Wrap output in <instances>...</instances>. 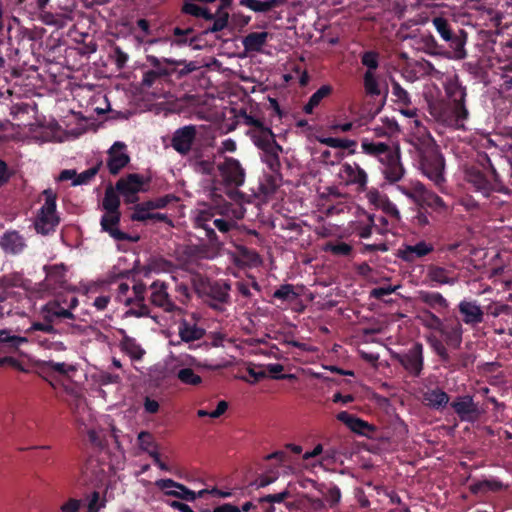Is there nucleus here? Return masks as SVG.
I'll list each match as a JSON object with an SVG mask.
<instances>
[{"mask_svg":"<svg viewBox=\"0 0 512 512\" xmlns=\"http://www.w3.org/2000/svg\"><path fill=\"white\" fill-rule=\"evenodd\" d=\"M424 401L429 406L440 408L448 403L449 397L444 391L440 389H432L424 394Z\"/></svg>","mask_w":512,"mask_h":512,"instance_id":"473e14b6","label":"nucleus"},{"mask_svg":"<svg viewBox=\"0 0 512 512\" xmlns=\"http://www.w3.org/2000/svg\"><path fill=\"white\" fill-rule=\"evenodd\" d=\"M105 288H106V283L104 282H100V283H92L90 284L89 286H87L85 292L87 294H96L98 292H100L101 294L96 296L93 300V305L98 309V310H103L107 307L109 301H110V296L107 295V294H104L105 292Z\"/></svg>","mask_w":512,"mask_h":512,"instance_id":"bb28decb","label":"nucleus"},{"mask_svg":"<svg viewBox=\"0 0 512 512\" xmlns=\"http://www.w3.org/2000/svg\"><path fill=\"white\" fill-rule=\"evenodd\" d=\"M120 220V213L119 212H106L101 219V227L104 231L109 233L111 237H113L116 240H126L130 239V237L121 232L118 229V223Z\"/></svg>","mask_w":512,"mask_h":512,"instance_id":"aec40b11","label":"nucleus"},{"mask_svg":"<svg viewBox=\"0 0 512 512\" xmlns=\"http://www.w3.org/2000/svg\"><path fill=\"white\" fill-rule=\"evenodd\" d=\"M399 286H386V287H379V288H375L371 291V295L375 298H382L386 295H390L392 293H394L397 289H398Z\"/></svg>","mask_w":512,"mask_h":512,"instance_id":"69168bd1","label":"nucleus"},{"mask_svg":"<svg viewBox=\"0 0 512 512\" xmlns=\"http://www.w3.org/2000/svg\"><path fill=\"white\" fill-rule=\"evenodd\" d=\"M155 485L167 496H173L185 501H192L194 497L192 490L172 479L156 480Z\"/></svg>","mask_w":512,"mask_h":512,"instance_id":"4468645a","label":"nucleus"},{"mask_svg":"<svg viewBox=\"0 0 512 512\" xmlns=\"http://www.w3.org/2000/svg\"><path fill=\"white\" fill-rule=\"evenodd\" d=\"M409 130L407 142L415 147L418 152H425L426 149H431L435 146L433 138L419 119L410 121Z\"/></svg>","mask_w":512,"mask_h":512,"instance_id":"6e6552de","label":"nucleus"},{"mask_svg":"<svg viewBox=\"0 0 512 512\" xmlns=\"http://www.w3.org/2000/svg\"><path fill=\"white\" fill-rule=\"evenodd\" d=\"M423 347L421 344H414L400 361L404 368L413 375H419L423 367Z\"/></svg>","mask_w":512,"mask_h":512,"instance_id":"dca6fc26","label":"nucleus"},{"mask_svg":"<svg viewBox=\"0 0 512 512\" xmlns=\"http://www.w3.org/2000/svg\"><path fill=\"white\" fill-rule=\"evenodd\" d=\"M81 500L71 498L60 507L61 512H78L81 507Z\"/></svg>","mask_w":512,"mask_h":512,"instance_id":"e2e57ef3","label":"nucleus"},{"mask_svg":"<svg viewBox=\"0 0 512 512\" xmlns=\"http://www.w3.org/2000/svg\"><path fill=\"white\" fill-rule=\"evenodd\" d=\"M0 246L4 251L15 254L23 250L25 243L17 232H7L2 236Z\"/></svg>","mask_w":512,"mask_h":512,"instance_id":"a878e982","label":"nucleus"},{"mask_svg":"<svg viewBox=\"0 0 512 512\" xmlns=\"http://www.w3.org/2000/svg\"><path fill=\"white\" fill-rule=\"evenodd\" d=\"M419 320L429 329L440 331L443 327L442 321L436 315L424 311L421 315L418 316Z\"/></svg>","mask_w":512,"mask_h":512,"instance_id":"a18cd8bd","label":"nucleus"},{"mask_svg":"<svg viewBox=\"0 0 512 512\" xmlns=\"http://www.w3.org/2000/svg\"><path fill=\"white\" fill-rule=\"evenodd\" d=\"M105 507V500L100 498L98 492H93L87 505V512H99Z\"/></svg>","mask_w":512,"mask_h":512,"instance_id":"6e6d98bb","label":"nucleus"},{"mask_svg":"<svg viewBox=\"0 0 512 512\" xmlns=\"http://www.w3.org/2000/svg\"><path fill=\"white\" fill-rule=\"evenodd\" d=\"M282 150H274L264 152V161L272 170H276L280 166L279 153Z\"/></svg>","mask_w":512,"mask_h":512,"instance_id":"13d9d810","label":"nucleus"},{"mask_svg":"<svg viewBox=\"0 0 512 512\" xmlns=\"http://www.w3.org/2000/svg\"><path fill=\"white\" fill-rule=\"evenodd\" d=\"M397 189L420 206H428L437 211L446 209L443 200L438 195L427 191L420 182H411L409 185H399Z\"/></svg>","mask_w":512,"mask_h":512,"instance_id":"20e7f679","label":"nucleus"},{"mask_svg":"<svg viewBox=\"0 0 512 512\" xmlns=\"http://www.w3.org/2000/svg\"><path fill=\"white\" fill-rule=\"evenodd\" d=\"M325 251H330L335 255L338 256H347L350 254L352 248L349 244L344 242H338V243H329L326 244L324 247Z\"/></svg>","mask_w":512,"mask_h":512,"instance_id":"603ef678","label":"nucleus"},{"mask_svg":"<svg viewBox=\"0 0 512 512\" xmlns=\"http://www.w3.org/2000/svg\"><path fill=\"white\" fill-rule=\"evenodd\" d=\"M119 205H120V201H119L117 194L111 189L107 190L105 193L104 200H103V208L105 209V211L106 212H119L118 211Z\"/></svg>","mask_w":512,"mask_h":512,"instance_id":"49530a36","label":"nucleus"},{"mask_svg":"<svg viewBox=\"0 0 512 512\" xmlns=\"http://www.w3.org/2000/svg\"><path fill=\"white\" fill-rule=\"evenodd\" d=\"M429 342L431 343V346L433 347L434 351L443 359H448V353L444 345L435 338H429Z\"/></svg>","mask_w":512,"mask_h":512,"instance_id":"338daca9","label":"nucleus"},{"mask_svg":"<svg viewBox=\"0 0 512 512\" xmlns=\"http://www.w3.org/2000/svg\"><path fill=\"white\" fill-rule=\"evenodd\" d=\"M419 299L434 309H445L448 307L447 300L437 292H420Z\"/></svg>","mask_w":512,"mask_h":512,"instance_id":"7c9ffc66","label":"nucleus"},{"mask_svg":"<svg viewBox=\"0 0 512 512\" xmlns=\"http://www.w3.org/2000/svg\"><path fill=\"white\" fill-rule=\"evenodd\" d=\"M153 209L150 207V203H144L136 205L133 209L131 219L134 221H146L152 218Z\"/></svg>","mask_w":512,"mask_h":512,"instance_id":"ea45409f","label":"nucleus"},{"mask_svg":"<svg viewBox=\"0 0 512 512\" xmlns=\"http://www.w3.org/2000/svg\"><path fill=\"white\" fill-rule=\"evenodd\" d=\"M30 130L32 138L41 143L62 142L68 138V133L53 121L45 125H33Z\"/></svg>","mask_w":512,"mask_h":512,"instance_id":"1a4fd4ad","label":"nucleus"},{"mask_svg":"<svg viewBox=\"0 0 512 512\" xmlns=\"http://www.w3.org/2000/svg\"><path fill=\"white\" fill-rule=\"evenodd\" d=\"M332 91L331 86L323 85L321 86L315 93L311 95L307 104L304 106L303 110L306 114H312L314 109L318 107L321 101L330 95Z\"/></svg>","mask_w":512,"mask_h":512,"instance_id":"c756f323","label":"nucleus"},{"mask_svg":"<svg viewBox=\"0 0 512 512\" xmlns=\"http://www.w3.org/2000/svg\"><path fill=\"white\" fill-rule=\"evenodd\" d=\"M362 64L367 68L366 72H376L378 63V54L373 51L365 52L361 58Z\"/></svg>","mask_w":512,"mask_h":512,"instance_id":"3c124183","label":"nucleus"},{"mask_svg":"<svg viewBox=\"0 0 512 512\" xmlns=\"http://www.w3.org/2000/svg\"><path fill=\"white\" fill-rule=\"evenodd\" d=\"M151 302L163 308L165 311H172L174 304L171 302L167 293V286L164 282L155 281L151 285Z\"/></svg>","mask_w":512,"mask_h":512,"instance_id":"6ab92c4d","label":"nucleus"},{"mask_svg":"<svg viewBox=\"0 0 512 512\" xmlns=\"http://www.w3.org/2000/svg\"><path fill=\"white\" fill-rule=\"evenodd\" d=\"M130 161L127 153V146L125 143L117 141L108 151L107 166L112 174H117L123 169Z\"/></svg>","mask_w":512,"mask_h":512,"instance_id":"f8f14e48","label":"nucleus"},{"mask_svg":"<svg viewBox=\"0 0 512 512\" xmlns=\"http://www.w3.org/2000/svg\"><path fill=\"white\" fill-rule=\"evenodd\" d=\"M323 452V446L321 444H317L314 449L310 452H306L303 455V467L309 471L315 472L318 468L322 467V462L316 460L318 456H320Z\"/></svg>","mask_w":512,"mask_h":512,"instance_id":"2f4dec72","label":"nucleus"},{"mask_svg":"<svg viewBox=\"0 0 512 512\" xmlns=\"http://www.w3.org/2000/svg\"><path fill=\"white\" fill-rule=\"evenodd\" d=\"M320 492H321V494H323L326 501L329 503V505L331 507H333L337 503H339V501L341 499V493L337 487H331L325 493L321 490H320Z\"/></svg>","mask_w":512,"mask_h":512,"instance_id":"bf43d9fd","label":"nucleus"},{"mask_svg":"<svg viewBox=\"0 0 512 512\" xmlns=\"http://www.w3.org/2000/svg\"><path fill=\"white\" fill-rule=\"evenodd\" d=\"M44 202L39 208L34 226L38 233L46 235L54 231L59 223V216L56 212V194L47 189L43 191Z\"/></svg>","mask_w":512,"mask_h":512,"instance_id":"7ed1b4c3","label":"nucleus"},{"mask_svg":"<svg viewBox=\"0 0 512 512\" xmlns=\"http://www.w3.org/2000/svg\"><path fill=\"white\" fill-rule=\"evenodd\" d=\"M274 297L284 300V301H290L295 299L296 293L293 290V287L291 285H283L279 289H277L274 292Z\"/></svg>","mask_w":512,"mask_h":512,"instance_id":"4d7b16f0","label":"nucleus"},{"mask_svg":"<svg viewBox=\"0 0 512 512\" xmlns=\"http://www.w3.org/2000/svg\"><path fill=\"white\" fill-rule=\"evenodd\" d=\"M178 379L187 385H199L202 379L190 368H182L177 372Z\"/></svg>","mask_w":512,"mask_h":512,"instance_id":"37998d69","label":"nucleus"},{"mask_svg":"<svg viewBox=\"0 0 512 512\" xmlns=\"http://www.w3.org/2000/svg\"><path fill=\"white\" fill-rule=\"evenodd\" d=\"M272 35L266 31L251 32L242 39V45L246 53H262Z\"/></svg>","mask_w":512,"mask_h":512,"instance_id":"a211bd4d","label":"nucleus"},{"mask_svg":"<svg viewBox=\"0 0 512 512\" xmlns=\"http://www.w3.org/2000/svg\"><path fill=\"white\" fill-rule=\"evenodd\" d=\"M47 366L50 370L58 372L59 374L67 375V376L77 371L76 365L68 364V363H64V362L49 361L47 363Z\"/></svg>","mask_w":512,"mask_h":512,"instance_id":"09e8293b","label":"nucleus"},{"mask_svg":"<svg viewBox=\"0 0 512 512\" xmlns=\"http://www.w3.org/2000/svg\"><path fill=\"white\" fill-rule=\"evenodd\" d=\"M212 218L213 214L208 210H200L195 217L196 225L203 228L206 231L208 237L214 235V229L210 225V222H213L214 220Z\"/></svg>","mask_w":512,"mask_h":512,"instance_id":"4c0bfd02","label":"nucleus"},{"mask_svg":"<svg viewBox=\"0 0 512 512\" xmlns=\"http://www.w3.org/2000/svg\"><path fill=\"white\" fill-rule=\"evenodd\" d=\"M230 286L225 282H217L211 287L213 297L219 302H226Z\"/></svg>","mask_w":512,"mask_h":512,"instance_id":"de8ad7c7","label":"nucleus"},{"mask_svg":"<svg viewBox=\"0 0 512 512\" xmlns=\"http://www.w3.org/2000/svg\"><path fill=\"white\" fill-rule=\"evenodd\" d=\"M452 407L462 420L471 421L476 417L477 407L470 396L457 398Z\"/></svg>","mask_w":512,"mask_h":512,"instance_id":"4be33fe9","label":"nucleus"},{"mask_svg":"<svg viewBox=\"0 0 512 512\" xmlns=\"http://www.w3.org/2000/svg\"><path fill=\"white\" fill-rule=\"evenodd\" d=\"M458 307L466 324L474 325L482 322L483 311L476 302L464 300L459 303Z\"/></svg>","mask_w":512,"mask_h":512,"instance_id":"412c9836","label":"nucleus"},{"mask_svg":"<svg viewBox=\"0 0 512 512\" xmlns=\"http://www.w3.org/2000/svg\"><path fill=\"white\" fill-rule=\"evenodd\" d=\"M428 276L431 281L438 284H454L456 279L449 275L448 271L441 267H432L429 269Z\"/></svg>","mask_w":512,"mask_h":512,"instance_id":"f704fd0d","label":"nucleus"},{"mask_svg":"<svg viewBox=\"0 0 512 512\" xmlns=\"http://www.w3.org/2000/svg\"><path fill=\"white\" fill-rule=\"evenodd\" d=\"M196 128L189 125L175 131L172 138V147L181 154H187L195 140Z\"/></svg>","mask_w":512,"mask_h":512,"instance_id":"2eb2a0df","label":"nucleus"},{"mask_svg":"<svg viewBox=\"0 0 512 512\" xmlns=\"http://www.w3.org/2000/svg\"><path fill=\"white\" fill-rule=\"evenodd\" d=\"M430 113L436 120L457 127L462 126V122L468 115V111L460 101L454 102L452 106L444 103L430 104Z\"/></svg>","mask_w":512,"mask_h":512,"instance_id":"39448f33","label":"nucleus"},{"mask_svg":"<svg viewBox=\"0 0 512 512\" xmlns=\"http://www.w3.org/2000/svg\"><path fill=\"white\" fill-rule=\"evenodd\" d=\"M421 156V169L423 173L436 185L444 182V159L438 152L436 146L426 149L425 152H418Z\"/></svg>","mask_w":512,"mask_h":512,"instance_id":"423d86ee","label":"nucleus"},{"mask_svg":"<svg viewBox=\"0 0 512 512\" xmlns=\"http://www.w3.org/2000/svg\"><path fill=\"white\" fill-rule=\"evenodd\" d=\"M78 305L77 297L69 293L61 300H55L47 303L41 310L44 322H34L26 333H32L36 331L43 332L45 334H54L55 329L53 323L61 319H70L73 317L71 310Z\"/></svg>","mask_w":512,"mask_h":512,"instance_id":"f03ea898","label":"nucleus"},{"mask_svg":"<svg viewBox=\"0 0 512 512\" xmlns=\"http://www.w3.org/2000/svg\"><path fill=\"white\" fill-rule=\"evenodd\" d=\"M137 441L139 448L142 451L148 453L149 456H151L152 452H158L157 444L155 443L153 436L149 432H140L137 436Z\"/></svg>","mask_w":512,"mask_h":512,"instance_id":"e433bc0d","label":"nucleus"},{"mask_svg":"<svg viewBox=\"0 0 512 512\" xmlns=\"http://www.w3.org/2000/svg\"><path fill=\"white\" fill-rule=\"evenodd\" d=\"M319 141L322 144H325V145H327L329 147H333V148L346 149V148H349V147L355 145V141H353V140L334 138V137L321 138V139H319Z\"/></svg>","mask_w":512,"mask_h":512,"instance_id":"8fccbe9b","label":"nucleus"},{"mask_svg":"<svg viewBox=\"0 0 512 512\" xmlns=\"http://www.w3.org/2000/svg\"><path fill=\"white\" fill-rule=\"evenodd\" d=\"M129 285L126 283H120L118 286V295L117 299L120 302L125 303L126 305H129L132 302V298L130 296H127L129 292Z\"/></svg>","mask_w":512,"mask_h":512,"instance_id":"0e129e2a","label":"nucleus"},{"mask_svg":"<svg viewBox=\"0 0 512 512\" xmlns=\"http://www.w3.org/2000/svg\"><path fill=\"white\" fill-rule=\"evenodd\" d=\"M337 419L344 423L350 430L355 433L366 435L373 431V427L362 419L355 417L348 412L342 411L337 414Z\"/></svg>","mask_w":512,"mask_h":512,"instance_id":"5701e85b","label":"nucleus"},{"mask_svg":"<svg viewBox=\"0 0 512 512\" xmlns=\"http://www.w3.org/2000/svg\"><path fill=\"white\" fill-rule=\"evenodd\" d=\"M255 125V129L252 131L251 137L254 144L263 150V152L274 150H282L281 146L278 145L274 139V134L268 128L260 125L258 121L252 122Z\"/></svg>","mask_w":512,"mask_h":512,"instance_id":"ddd939ff","label":"nucleus"},{"mask_svg":"<svg viewBox=\"0 0 512 512\" xmlns=\"http://www.w3.org/2000/svg\"><path fill=\"white\" fill-rule=\"evenodd\" d=\"M95 174V169H89L80 174H77L76 179L74 180V185H81L87 183L91 178L95 176Z\"/></svg>","mask_w":512,"mask_h":512,"instance_id":"774afa93","label":"nucleus"},{"mask_svg":"<svg viewBox=\"0 0 512 512\" xmlns=\"http://www.w3.org/2000/svg\"><path fill=\"white\" fill-rule=\"evenodd\" d=\"M442 336L448 345L459 347L462 341V326L460 323H456L450 327H442L440 330Z\"/></svg>","mask_w":512,"mask_h":512,"instance_id":"cd10ccee","label":"nucleus"},{"mask_svg":"<svg viewBox=\"0 0 512 512\" xmlns=\"http://www.w3.org/2000/svg\"><path fill=\"white\" fill-rule=\"evenodd\" d=\"M204 332L201 328H198L196 325L188 324L187 322H182L179 326V335L182 340L189 342L193 340H198L203 336Z\"/></svg>","mask_w":512,"mask_h":512,"instance_id":"72a5a7b5","label":"nucleus"},{"mask_svg":"<svg viewBox=\"0 0 512 512\" xmlns=\"http://www.w3.org/2000/svg\"><path fill=\"white\" fill-rule=\"evenodd\" d=\"M144 178L138 174H130L121 178L116 185L117 190L124 197L126 202L137 201V193L143 190Z\"/></svg>","mask_w":512,"mask_h":512,"instance_id":"9b49d317","label":"nucleus"},{"mask_svg":"<svg viewBox=\"0 0 512 512\" xmlns=\"http://www.w3.org/2000/svg\"><path fill=\"white\" fill-rule=\"evenodd\" d=\"M338 177L343 183L358 185L361 189H364L368 182L367 173L355 162L341 164Z\"/></svg>","mask_w":512,"mask_h":512,"instance_id":"9d476101","label":"nucleus"},{"mask_svg":"<svg viewBox=\"0 0 512 512\" xmlns=\"http://www.w3.org/2000/svg\"><path fill=\"white\" fill-rule=\"evenodd\" d=\"M183 11L187 14L194 15V16H202L207 19H209L211 17L210 14L206 10L202 9L201 7H199L193 3H186L183 6Z\"/></svg>","mask_w":512,"mask_h":512,"instance_id":"052dcab7","label":"nucleus"},{"mask_svg":"<svg viewBox=\"0 0 512 512\" xmlns=\"http://www.w3.org/2000/svg\"><path fill=\"white\" fill-rule=\"evenodd\" d=\"M217 168L226 186L239 187L244 184L245 170L237 159L226 157L217 165Z\"/></svg>","mask_w":512,"mask_h":512,"instance_id":"0eeeda50","label":"nucleus"},{"mask_svg":"<svg viewBox=\"0 0 512 512\" xmlns=\"http://www.w3.org/2000/svg\"><path fill=\"white\" fill-rule=\"evenodd\" d=\"M364 87L370 95H380L381 90L379 87L378 78L376 72H365L364 74Z\"/></svg>","mask_w":512,"mask_h":512,"instance_id":"79ce46f5","label":"nucleus"},{"mask_svg":"<svg viewBox=\"0 0 512 512\" xmlns=\"http://www.w3.org/2000/svg\"><path fill=\"white\" fill-rule=\"evenodd\" d=\"M112 437L115 441L117 448L119 449V455L117 456V459H116V462L114 465L119 468L124 464V460H125L124 450L122 447L123 441L121 440V432L116 428H112Z\"/></svg>","mask_w":512,"mask_h":512,"instance_id":"864d4df0","label":"nucleus"},{"mask_svg":"<svg viewBox=\"0 0 512 512\" xmlns=\"http://www.w3.org/2000/svg\"><path fill=\"white\" fill-rule=\"evenodd\" d=\"M382 125L379 128H376L375 131L379 135H388L393 136L400 131L399 124L395 119L392 118H382Z\"/></svg>","mask_w":512,"mask_h":512,"instance_id":"58836bf2","label":"nucleus"},{"mask_svg":"<svg viewBox=\"0 0 512 512\" xmlns=\"http://www.w3.org/2000/svg\"><path fill=\"white\" fill-rule=\"evenodd\" d=\"M361 149L368 155L378 158L383 165L382 172L390 182L399 181L404 174L403 167L400 163L399 147H389L382 142H372L367 138L361 142Z\"/></svg>","mask_w":512,"mask_h":512,"instance_id":"f257e3e1","label":"nucleus"},{"mask_svg":"<svg viewBox=\"0 0 512 512\" xmlns=\"http://www.w3.org/2000/svg\"><path fill=\"white\" fill-rule=\"evenodd\" d=\"M433 25L444 40L451 39V32L445 19L441 17L434 18Z\"/></svg>","mask_w":512,"mask_h":512,"instance_id":"5fc2aeb1","label":"nucleus"},{"mask_svg":"<svg viewBox=\"0 0 512 512\" xmlns=\"http://www.w3.org/2000/svg\"><path fill=\"white\" fill-rule=\"evenodd\" d=\"M81 428L85 433L88 434L92 442L98 443L100 441V434L92 424L86 423L84 422V420H81Z\"/></svg>","mask_w":512,"mask_h":512,"instance_id":"680f3d73","label":"nucleus"},{"mask_svg":"<svg viewBox=\"0 0 512 512\" xmlns=\"http://www.w3.org/2000/svg\"><path fill=\"white\" fill-rule=\"evenodd\" d=\"M502 488L503 484L495 479L480 481L471 486V490L474 493L498 491L501 490Z\"/></svg>","mask_w":512,"mask_h":512,"instance_id":"a19ab883","label":"nucleus"},{"mask_svg":"<svg viewBox=\"0 0 512 512\" xmlns=\"http://www.w3.org/2000/svg\"><path fill=\"white\" fill-rule=\"evenodd\" d=\"M281 0H240V5L253 12H268L278 6Z\"/></svg>","mask_w":512,"mask_h":512,"instance_id":"c85d7f7f","label":"nucleus"},{"mask_svg":"<svg viewBox=\"0 0 512 512\" xmlns=\"http://www.w3.org/2000/svg\"><path fill=\"white\" fill-rule=\"evenodd\" d=\"M366 197L368 202L374 206L376 209H380L386 214L394 217L396 220L400 219V212L397 207L391 203L386 195L379 192L377 189L368 190Z\"/></svg>","mask_w":512,"mask_h":512,"instance_id":"f3484780","label":"nucleus"},{"mask_svg":"<svg viewBox=\"0 0 512 512\" xmlns=\"http://www.w3.org/2000/svg\"><path fill=\"white\" fill-rule=\"evenodd\" d=\"M25 342H27V339L25 337L16 335L15 333H12V331L10 330H0V343H7L11 347L17 348Z\"/></svg>","mask_w":512,"mask_h":512,"instance_id":"c03bdc74","label":"nucleus"},{"mask_svg":"<svg viewBox=\"0 0 512 512\" xmlns=\"http://www.w3.org/2000/svg\"><path fill=\"white\" fill-rule=\"evenodd\" d=\"M432 250L433 246L431 244L421 241L415 245L406 246L400 251V255L404 260L412 262L417 258L429 254Z\"/></svg>","mask_w":512,"mask_h":512,"instance_id":"393cba45","label":"nucleus"},{"mask_svg":"<svg viewBox=\"0 0 512 512\" xmlns=\"http://www.w3.org/2000/svg\"><path fill=\"white\" fill-rule=\"evenodd\" d=\"M122 334L123 337L120 342L121 350L126 353L132 361L141 360L145 355V350L134 338L127 336L123 331Z\"/></svg>","mask_w":512,"mask_h":512,"instance_id":"b1692460","label":"nucleus"},{"mask_svg":"<svg viewBox=\"0 0 512 512\" xmlns=\"http://www.w3.org/2000/svg\"><path fill=\"white\" fill-rule=\"evenodd\" d=\"M392 96L394 103L398 107H408L412 103L409 93L397 82L392 83Z\"/></svg>","mask_w":512,"mask_h":512,"instance_id":"c9c22d12","label":"nucleus"}]
</instances>
